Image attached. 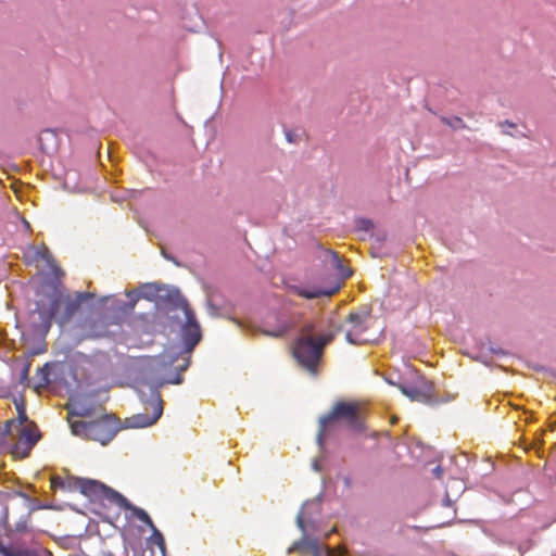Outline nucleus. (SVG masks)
<instances>
[{
	"instance_id": "1",
	"label": "nucleus",
	"mask_w": 556,
	"mask_h": 556,
	"mask_svg": "<svg viewBox=\"0 0 556 556\" xmlns=\"http://www.w3.org/2000/svg\"><path fill=\"white\" fill-rule=\"evenodd\" d=\"M336 334V330H325L314 321L305 323L292 348L294 358L307 371L316 375L324 349L333 341Z\"/></svg>"
},
{
	"instance_id": "2",
	"label": "nucleus",
	"mask_w": 556,
	"mask_h": 556,
	"mask_svg": "<svg viewBox=\"0 0 556 556\" xmlns=\"http://www.w3.org/2000/svg\"><path fill=\"white\" fill-rule=\"evenodd\" d=\"M93 298L94 294L90 292H77L75 298L68 293H59L51 300L48 308L42 307L39 303L37 308L45 323L50 324L52 319H55L58 324L64 326L78 312L83 302Z\"/></svg>"
},
{
	"instance_id": "3",
	"label": "nucleus",
	"mask_w": 556,
	"mask_h": 556,
	"mask_svg": "<svg viewBox=\"0 0 556 556\" xmlns=\"http://www.w3.org/2000/svg\"><path fill=\"white\" fill-rule=\"evenodd\" d=\"M376 318L367 308H362L357 312H351L343 326L333 328L337 333L339 331L345 332V339L351 344L362 345L375 340L372 329L376 325Z\"/></svg>"
},
{
	"instance_id": "4",
	"label": "nucleus",
	"mask_w": 556,
	"mask_h": 556,
	"mask_svg": "<svg viewBox=\"0 0 556 556\" xmlns=\"http://www.w3.org/2000/svg\"><path fill=\"white\" fill-rule=\"evenodd\" d=\"M68 422L74 435L100 442L102 445L108 444L118 430L117 422L111 415H105L93 421H72L68 418Z\"/></svg>"
},
{
	"instance_id": "5",
	"label": "nucleus",
	"mask_w": 556,
	"mask_h": 556,
	"mask_svg": "<svg viewBox=\"0 0 556 556\" xmlns=\"http://www.w3.org/2000/svg\"><path fill=\"white\" fill-rule=\"evenodd\" d=\"M344 420L350 428L355 431H363L364 427V409L355 402H338L333 405L332 410L320 419L324 429L333 420Z\"/></svg>"
},
{
	"instance_id": "6",
	"label": "nucleus",
	"mask_w": 556,
	"mask_h": 556,
	"mask_svg": "<svg viewBox=\"0 0 556 556\" xmlns=\"http://www.w3.org/2000/svg\"><path fill=\"white\" fill-rule=\"evenodd\" d=\"M184 311L186 321L181 328V340L187 357L184 358V364L179 366L180 372L185 371L189 367V355L202 339L201 328L195 318L194 312L188 306H186Z\"/></svg>"
},
{
	"instance_id": "7",
	"label": "nucleus",
	"mask_w": 556,
	"mask_h": 556,
	"mask_svg": "<svg viewBox=\"0 0 556 556\" xmlns=\"http://www.w3.org/2000/svg\"><path fill=\"white\" fill-rule=\"evenodd\" d=\"M72 489L79 490L81 494L90 498H103L113 504H115L114 495L119 494L100 481L86 478H68V490Z\"/></svg>"
},
{
	"instance_id": "8",
	"label": "nucleus",
	"mask_w": 556,
	"mask_h": 556,
	"mask_svg": "<svg viewBox=\"0 0 556 556\" xmlns=\"http://www.w3.org/2000/svg\"><path fill=\"white\" fill-rule=\"evenodd\" d=\"M150 395H151V413H140L137 415H134L132 417L128 418L126 421L129 427L134 428H144L152 426L155 424L159 418L162 416L163 413V404L161 394L157 390V388L150 386Z\"/></svg>"
},
{
	"instance_id": "9",
	"label": "nucleus",
	"mask_w": 556,
	"mask_h": 556,
	"mask_svg": "<svg viewBox=\"0 0 556 556\" xmlns=\"http://www.w3.org/2000/svg\"><path fill=\"white\" fill-rule=\"evenodd\" d=\"M168 293L167 288L164 285L151 282L144 283L139 289V294H136L132 291L127 292V296L132 298L131 302L128 305L129 309H134L139 298L149 300V301H157L159 299L164 298Z\"/></svg>"
},
{
	"instance_id": "10",
	"label": "nucleus",
	"mask_w": 556,
	"mask_h": 556,
	"mask_svg": "<svg viewBox=\"0 0 556 556\" xmlns=\"http://www.w3.org/2000/svg\"><path fill=\"white\" fill-rule=\"evenodd\" d=\"M400 390L412 401L425 404L433 402L432 386L426 381L419 386H400Z\"/></svg>"
},
{
	"instance_id": "11",
	"label": "nucleus",
	"mask_w": 556,
	"mask_h": 556,
	"mask_svg": "<svg viewBox=\"0 0 556 556\" xmlns=\"http://www.w3.org/2000/svg\"><path fill=\"white\" fill-rule=\"evenodd\" d=\"M115 505L119 508H123L125 510H130L132 513V516L136 517L138 520L143 522L144 525L149 526L153 530H156L154 527V523L149 516V514L135 505H132L124 495L122 494H115Z\"/></svg>"
},
{
	"instance_id": "12",
	"label": "nucleus",
	"mask_w": 556,
	"mask_h": 556,
	"mask_svg": "<svg viewBox=\"0 0 556 556\" xmlns=\"http://www.w3.org/2000/svg\"><path fill=\"white\" fill-rule=\"evenodd\" d=\"M2 556H52L51 553L42 547H23L18 543L11 546H1Z\"/></svg>"
},
{
	"instance_id": "13",
	"label": "nucleus",
	"mask_w": 556,
	"mask_h": 556,
	"mask_svg": "<svg viewBox=\"0 0 556 556\" xmlns=\"http://www.w3.org/2000/svg\"><path fill=\"white\" fill-rule=\"evenodd\" d=\"M109 326L106 317L99 316L91 319L86 327L87 336L90 338H103L109 334Z\"/></svg>"
},
{
	"instance_id": "14",
	"label": "nucleus",
	"mask_w": 556,
	"mask_h": 556,
	"mask_svg": "<svg viewBox=\"0 0 556 556\" xmlns=\"http://www.w3.org/2000/svg\"><path fill=\"white\" fill-rule=\"evenodd\" d=\"M40 434L33 424H28L21 429L18 444L25 445L27 451L39 441Z\"/></svg>"
},
{
	"instance_id": "15",
	"label": "nucleus",
	"mask_w": 556,
	"mask_h": 556,
	"mask_svg": "<svg viewBox=\"0 0 556 556\" xmlns=\"http://www.w3.org/2000/svg\"><path fill=\"white\" fill-rule=\"evenodd\" d=\"M35 255L37 258H40L47 263L51 271L56 276L60 277L63 275V270L60 268V266L56 264L52 253L46 245H41L36 249Z\"/></svg>"
},
{
	"instance_id": "16",
	"label": "nucleus",
	"mask_w": 556,
	"mask_h": 556,
	"mask_svg": "<svg viewBox=\"0 0 556 556\" xmlns=\"http://www.w3.org/2000/svg\"><path fill=\"white\" fill-rule=\"evenodd\" d=\"M336 291H337V289L323 290V289H317V288H313V289H306V288H301V287H292L291 288V292L292 293H294V294H296L299 296L305 298V299H316V298H320V296H330Z\"/></svg>"
},
{
	"instance_id": "17",
	"label": "nucleus",
	"mask_w": 556,
	"mask_h": 556,
	"mask_svg": "<svg viewBox=\"0 0 556 556\" xmlns=\"http://www.w3.org/2000/svg\"><path fill=\"white\" fill-rule=\"evenodd\" d=\"M327 253L331 257V263H332L333 267L336 268L338 274L343 279H346L352 276V274H353L352 269L343 264L341 257L339 256V254L337 252L329 250V251H327Z\"/></svg>"
},
{
	"instance_id": "18",
	"label": "nucleus",
	"mask_w": 556,
	"mask_h": 556,
	"mask_svg": "<svg viewBox=\"0 0 556 556\" xmlns=\"http://www.w3.org/2000/svg\"><path fill=\"white\" fill-rule=\"evenodd\" d=\"M38 374L40 375L39 386L47 387L50 383L48 365H45L43 367L39 368Z\"/></svg>"
},
{
	"instance_id": "19",
	"label": "nucleus",
	"mask_w": 556,
	"mask_h": 556,
	"mask_svg": "<svg viewBox=\"0 0 556 556\" xmlns=\"http://www.w3.org/2000/svg\"><path fill=\"white\" fill-rule=\"evenodd\" d=\"M442 122L454 129H460L465 127L464 121L460 117H454L453 119L442 117Z\"/></svg>"
},
{
	"instance_id": "20",
	"label": "nucleus",
	"mask_w": 556,
	"mask_h": 556,
	"mask_svg": "<svg viewBox=\"0 0 556 556\" xmlns=\"http://www.w3.org/2000/svg\"><path fill=\"white\" fill-rule=\"evenodd\" d=\"M29 370H30V363H25L24 367L21 371L20 382L23 384H27L29 382Z\"/></svg>"
},
{
	"instance_id": "21",
	"label": "nucleus",
	"mask_w": 556,
	"mask_h": 556,
	"mask_svg": "<svg viewBox=\"0 0 556 556\" xmlns=\"http://www.w3.org/2000/svg\"><path fill=\"white\" fill-rule=\"evenodd\" d=\"M304 545H309L314 551L315 553H317V544L315 542H296L294 543L289 549H288V553L291 554L293 551L295 549H301Z\"/></svg>"
},
{
	"instance_id": "22",
	"label": "nucleus",
	"mask_w": 556,
	"mask_h": 556,
	"mask_svg": "<svg viewBox=\"0 0 556 556\" xmlns=\"http://www.w3.org/2000/svg\"><path fill=\"white\" fill-rule=\"evenodd\" d=\"M53 488L68 489V479L64 480L60 477H55L51 480Z\"/></svg>"
},
{
	"instance_id": "23",
	"label": "nucleus",
	"mask_w": 556,
	"mask_h": 556,
	"mask_svg": "<svg viewBox=\"0 0 556 556\" xmlns=\"http://www.w3.org/2000/svg\"><path fill=\"white\" fill-rule=\"evenodd\" d=\"M18 419H20L21 425H23L27 421V416L25 414L24 408H18Z\"/></svg>"
},
{
	"instance_id": "24",
	"label": "nucleus",
	"mask_w": 556,
	"mask_h": 556,
	"mask_svg": "<svg viewBox=\"0 0 556 556\" xmlns=\"http://www.w3.org/2000/svg\"><path fill=\"white\" fill-rule=\"evenodd\" d=\"M14 424V420H8L5 422V428H4V431H3V434H8L10 433L11 431V426Z\"/></svg>"
},
{
	"instance_id": "25",
	"label": "nucleus",
	"mask_w": 556,
	"mask_h": 556,
	"mask_svg": "<svg viewBox=\"0 0 556 556\" xmlns=\"http://www.w3.org/2000/svg\"><path fill=\"white\" fill-rule=\"evenodd\" d=\"M168 382H170V383H175V384H179V383H181V382H182V377H181L180 372L176 376V378H175V379L169 380Z\"/></svg>"
},
{
	"instance_id": "26",
	"label": "nucleus",
	"mask_w": 556,
	"mask_h": 556,
	"mask_svg": "<svg viewBox=\"0 0 556 556\" xmlns=\"http://www.w3.org/2000/svg\"><path fill=\"white\" fill-rule=\"evenodd\" d=\"M296 523L301 530H304V521L301 515L298 516Z\"/></svg>"
},
{
	"instance_id": "27",
	"label": "nucleus",
	"mask_w": 556,
	"mask_h": 556,
	"mask_svg": "<svg viewBox=\"0 0 556 556\" xmlns=\"http://www.w3.org/2000/svg\"><path fill=\"white\" fill-rule=\"evenodd\" d=\"M363 229L368 230L372 224L370 220H362Z\"/></svg>"
},
{
	"instance_id": "28",
	"label": "nucleus",
	"mask_w": 556,
	"mask_h": 556,
	"mask_svg": "<svg viewBox=\"0 0 556 556\" xmlns=\"http://www.w3.org/2000/svg\"><path fill=\"white\" fill-rule=\"evenodd\" d=\"M70 417L71 416H86L87 414L85 412H76V410H71L68 413Z\"/></svg>"
},
{
	"instance_id": "29",
	"label": "nucleus",
	"mask_w": 556,
	"mask_h": 556,
	"mask_svg": "<svg viewBox=\"0 0 556 556\" xmlns=\"http://www.w3.org/2000/svg\"><path fill=\"white\" fill-rule=\"evenodd\" d=\"M434 471H435L437 476L439 477V476H440V473H441V468H440V467H437V468L434 469Z\"/></svg>"
},
{
	"instance_id": "30",
	"label": "nucleus",
	"mask_w": 556,
	"mask_h": 556,
	"mask_svg": "<svg viewBox=\"0 0 556 556\" xmlns=\"http://www.w3.org/2000/svg\"><path fill=\"white\" fill-rule=\"evenodd\" d=\"M274 336L279 337V336H281V332H277Z\"/></svg>"
}]
</instances>
